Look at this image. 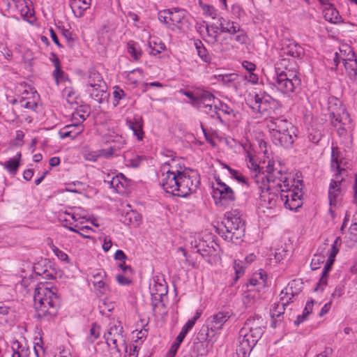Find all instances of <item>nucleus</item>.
Masks as SVG:
<instances>
[{
  "mask_svg": "<svg viewBox=\"0 0 357 357\" xmlns=\"http://www.w3.org/2000/svg\"><path fill=\"white\" fill-rule=\"evenodd\" d=\"M213 335H212L211 330L210 329V327L206 324V325L202 326L199 332L197 334V340L199 342H193V349H194V354H191V357H197L199 355V353L195 354V350L197 349L199 351V349L200 347H202V350H204V348L203 347L202 342L206 341L209 340L210 337H212ZM202 353H200V355H202Z\"/></svg>",
  "mask_w": 357,
  "mask_h": 357,
  "instance_id": "16",
  "label": "nucleus"
},
{
  "mask_svg": "<svg viewBox=\"0 0 357 357\" xmlns=\"http://www.w3.org/2000/svg\"><path fill=\"white\" fill-rule=\"evenodd\" d=\"M87 78V88L99 86V90L102 91V90L107 89V84L104 82L102 75L94 68H91L89 70Z\"/></svg>",
  "mask_w": 357,
  "mask_h": 357,
  "instance_id": "19",
  "label": "nucleus"
},
{
  "mask_svg": "<svg viewBox=\"0 0 357 357\" xmlns=\"http://www.w3.org/2000/svg\"><path fill=\"white\" fill-rule=\"evenodd\" d=\"M25 346H23L20 344L17 340H15L12 343V350L13 351L12 357H19V354L21 352V349L24 348Z\"/></svg>",
  "mask_w": 357,
  "mask_h": 357,
  "instance_id": "56",
  "label": "nucleus"
},
{
  "mask_svg": "<svg viewBox=\"0 0 357 357\" xmlns=\"http://www.w3.org/2000/svg\"><path fill=\"white\" fill-rule=\"evenodd\" d=\"M195 46L201 59L206 63H210L211 61V56L208 54L206 48L204 46L202 42L199 40H195Z\"/></svg>",
  "mask_w": 357,
  "mask_h": 357,
  "instance_id": "32",
  "label": "nucleus"
},
{
  "mask_svg": "<svg viewBox=\"0 0 357 357\" xmlns=\"http://www.w3.org/2000/svg\"><path fill=\"white\" fill-rule=\"evenodd\" d=\"M282 176L284 178H287L286 175H284L281 170H278L273 172L271 174H266L262 177V179H266L268 185H274L275 188H280L277 185L278 183L283 184L282 181H280V177Z\"/></svg>",
  "mask_w": 357,
  "mask_h": 357,
  "instance_id": "29",
  "label": "nucleus"
},
{
  "mask_svg": "<svg viewBox=\"0 0 357 357\" xmlns=\"http://www.w3.org/2000/svg\"><path fill=\"white\" fill-rule=\"evenodd\" d=\"M344 68L348 75L351 77L357 75V59L354 52L351 54H348V58L342 59Z\"/></svg>",
  "mask_w": 357,
  "mask_h": 357,
  "instance_id": "26",
  "label": "nucleus"
},
{
  "mask_svg": "<svg viewBox=\"0 0 357 357\" xmlns=\"http://www.w3.org/2000/svg\"><path fill=\"white\" fill-rule=\"evenodd\" d=\"M149 47L151 49L150 54L155 56L161 52L162 50H164L165 49V45L160 42L159 43H157L156 42H149Z\"/></svg>",
  "mask_w": 357,
  "mask_h": 357,
  "instance_id": "45",
  "label": "nucleus"
},
{
  "mask_svg": "<svg viewBox=\"0 0 357 357\" xmlns=\"http://www.w3.org/2000/svg\"><path fill=\"white\" fill-rule=\"evenodd\" d=\"M21 153L19 152L17 153L15 158H10V160L5 162V168L7 169L10 173H16L20 166V160L21 158Z\"/></svg>",
  "mask_w": 357,
  "mask_h": 357,
  "instance_id": "34",
  "label": "nucleus"
},
{
  "mask_svg": "<svg viewBox=\"0 0 357 357\" xmlns=\"http://www.w3.org/2000/svg\"><path fill=\"white\" fill-rule=\"evenodd\" d=\"M215 181L217 187L213 188V197L216 198L219 195L220 199L234 202L236 195L232 188L222 182L220 178H216Z\"/></svg>",
  "mask_w": 357,
  "mask_h": 357,
  "instance_id": "12",
  "label": "nucleus"
},
{
  "mask_svg": "<svg viewBox=\"0 0 357 357\" xmlns=\"http://www.w3.org/2000/svg\"><path fill=\"white\" fill-rule=\"evenodd\" d=\"M162 179V186L166 192L171 193L176 196L175 192H178V183L180 178V171L176 172L167 170L166 174H163Z\"/></svg>",
  "mask_w": 357,
  "mask_h": 357,
  "instance_id": "10",
  "label": "nucleus"
},
{
  "mask_svg": "<svg viewBox=\"0 0 357 357\" xmlns=\"http://www.w3.org/2000/svg\"><path fill=\"white\" fill-rule=\"evenodd\" d=\"M280 189L275 188L274 185H268L266 190H263L261 195V199L267 204L268 208H273L276 206L278 202H280L278 192Z\"/></svg>",
  "mask_w": 357,
  "mask_h": 357,
  "instance_id": "14",
  "label": "nucleus"
},
{
  "mask_svg": "<svg viewBox=\"0 0 357 357\" xmlns=\"http://www.w3.org/2000/svg\"><path fill=\"white\" fill-rule=\"evenodd\" d=\"M229 173L231 174V177L236 180L238 183H243L247 186L249 185L248 182V178L244 176L241 173L235 169H229Z\"/></svg>",
  "mask_w": 357,
  "mask_h": 357,
  "instance_id": "46",
  "label": "nucleus"
},
{
  "mask_svg": "<svg viewBox=\"0 0 357 357\" xmlns=\"http://www.w3.org/2000/svg\"><path fill=\"white\" fill-rule=\"evenodd\" d=\"M214 96L208 91L199 92L197 93L196 100H193L192 105H194L197 103H199V102L204 100L214 101Z\"/></svg>",
  "mask_w": 357,
  "mask_h": 357,
  "instance_id": "40",
  "label": "nucleus"
},
{
  "mask_svg": "<svg viewBox=\"0 0 357 357\" xmlns=\"http://www.w3.org/2000/svg\"><path fill=\"white\" fill-rule=\"evenodd\" d=\"M33 301L39 318L49 320L57 314L60 306V298L51 289L44 285L36 288Z\"/></svg>",
  "mask_w": 357,
  "mask_h": 357,
  "instance_id": "2",
  "label": "nucleus"
},
{
  "mask_svg": "<svg viewBox=\"0 0 357 357\" xmlns=\"http://www.w3.org/2000/svg\"><path fill=\"white\" fill-rule=\"evenodd\" d=\"M85 120V116L83 114H79V112H74L72 115V121L73 123H79L80 125H82V123Z\"/></svg>",
  "mask_w": 357,
  "mask_h": 357,
  "instance_id": "62",
  "label": "nucleus"
},
{
  "mask_svg": "<svg viewBox=\"0 0 357 357\" xmlns=\"http://www.w3.org/2000/svg\"><path fill=\"white\" fill-rule=\"evenodd\" d=\"M218 109L216 105H208V108H206L204 112L209 115L212 118H215L216 114H218Z\"/></svg>",
  "mask_w": 357,
  "mask_h": 357,
  "instance_id": "63",
  "label": "nucleus"
},
{
  "mask_svg": "<svg viewBox=\"0 0 357 357\" xmlns=\"http://www.w3.org/2000/svg\"><path fill=\"white\" fill-rule=\"evenodd\" d=\"M302 288V284L299 281L293 280L289 284V287L285 289V292L282 290L280 294L282 303H275L271 310V317L272 322L271 326L276 328L283 319L285 306L292 302V298L297 295Z\"/></svg>",
  "mask_w": 357,
  "mask_h": 357,
  "instance_id": "6",
  "label": "nucleus"
},
{
  "mask_svg": "<svg viewBox=\"0 0 357 357\" xmlns=\"http://www.w3.org/2000/svg\"><path fill=\"white\" fill-rule=\"evenodd\" d=\"M87 91L90 96L98 103H102L105 100H107L109 96L107 89L102 91L99 90V86L88 87Z\"/></svg>",
  "mask_w": 357,
  "mask_h": 357,
  "instance_id": "27",
  "label": "nucleus"
},
{
  "mask_svg": "<svg viewBox=\"0 0 357 357\" xmlns=\"http://www.w3.org/2000/svg\"><path fill=\"white\" fill-rule=\"evenodd\" d=\"M271 138L273 142L277 145L284 148H289L294 143V129H289L284 132H271Z\"/></svg>",
  "mask_w": 357,
  "mask_h": 357,
  "instance_id": "11",
  "label": "nucleus"
},
{
  "mask_svg": "<svg viewBox=\"0 0 357 357\" xmlns=\"http://www.w3.org/2000/svg\"><path fill=\"white\" fill-rule=\"evenodd\" d=\"M124 218V223L127 225L135 224L136 225H138L141 221L142 216L137 211H130V212L126 213Z\"/></svg>",
  "mask_w": 357,
  "mask_h": 357,
  "instance_id": "36",
  "label": "nucleus"
},
{
  "mask_svg": "<svg viewBox=\"0 0 357 357\" xmlns=\"http://www.w3.org/2000/svg\"><path fill=\"white\" fill-rule=\"evenodd\" d=\"M202 8L204 15H205L206 16L210 17L212 19L216 18L217 15H218V13H217L218 11L213 6L208 5V4H203V5H202Z\"/></svg>",
  "mask_w": 357,
  "mask_h": 357,
  "instance_id": "47",
  "label": "nucleus"
},
{
  "mask_svg": "<svg viewBox=\"0 0 357 357\" xmlns=\"http://www.w3.org/2000/svg\"><path fill=\"white\" fill-rule=\"evenodd\" d=\"M128 52L135 60H138L142 55V52L137 48L133 41L128 43Z\"/></svg>",
  "mask_w": 357,
  "mask_h": 357,
  "instance_id": "42",
  "label": "nucleus"
},
{
  "mask_svg": "<svg viewBox=\"0 0 357 357\" xmlns=\"http://www.w3.org/2000/svg\"><path fill=\"white\" fill-rule=\"evenodd\" d=\"M324 13L326 20L333 24H337L341 22L342 17L333 5H329V7H326Z\"/></svg>",
  "mask_w": 357,
  "mask_h": 357,
  "instance_id": "28",
  "label": "nucleus"
},
{
  "mask_svg": "<svg viewBox=\"0 0 357 357\" xmlns=\"http://www.w3.org/2000/svg\"><path fill=\"white\" fill-rule=\"evenodd\" d=\"M255 345L250 343L248 339L239 336V344L236 348L237 357H248Z\"/></svg>",
  "mask_w": 357,
  "mask_h": 357,
  "instance_id": "24",
  "label": "nucleus"
},
{
  "mask_svg": "<svg viewBox=\"0 0 357 357\" xmlns=\"http://www.w3.org/2000/svg\"><path fill=\"white\" fill-rule=\"evenodd\" d=\"M220 29V22L218 24L212 23L206 24L205 28L206 37L205 39L208 43H210L214 47L215 51L222 52L229 49V45H224L222 43H218V30Z\"/></svg>",
  "mask_w": 357,
  "mask_h": 357,
  "instance_id": "9",
  "label": "nucleus"
},
{
  "mask_svg": "<svg viewBox=\"0 0 357 357\" xmlns=\"http://www.w3.org/2000/svg\"><path fill=\"white\" fill-rule=\"evenodd\" d=\"M33 349L36 357H42L44 355V349L39 343H36Z\"/></svg>",
  "mask_w": 357,
  "mask_h": 357,
  "instance_id": "64",
  "label": "nucleus"
},
{
  "mask_svg": "<svg viewBox=\"0 0 357 357\" xmlns=\"http://www.w3.org/2000/svg\"><path fill=\"white\" fill-rule=\"evenodd\" d=\"M342 174H339L338 172L335 174V179L331 180L329 185V190H335V188H341L340 187L341 183L343 181V178L340 179Z\"/></svg>",
  "mask_w": 357,
  "mask_h": 357,
  "instance_id": "55",
  "label": "nucleus"
},
{
  "mask_svg": "<svg viewBox=\"0 0 357 357\" xmlns=\"http://www.w3.org/2000/svg\"><path fill=\"white\" fill-rule=\"evenodd\" d=\"M258 296L259 294L255 290L250 289L243 296V303L247 307L250 306L257 301Z\"/></svg>",
  "mask_w": 357,
  "mask_h": 357,
  "instance_id": "38",
  "label": "nucleus"
},
{
  "mask_svg": "<svg viewBox=\"0 0 357 357\" xmlns=\"http://www.w3.org/2000/svg\"><path fill=\"white\" fill-rule=\"evenodd\" d=\"M199 185V178L196 172L192 169L180 171L178 192L176 196L185 197L196 191Z\"/></svg>",
  "mask_w": 357,
  "mask_h": 357,
  "instance_id": "7",
  "label": "nucleus"
},
{
  "mask_svg": "<svg viewBox=\"0 0 357 357\" xmlns=\"http://www.w3.org/2000/svg\"><path fill=\"white\" fill-rule=\"evenodd\" d=\"M264 330L263 319L259 317H250L247 319L244 326L241 329L240 335L241 337L248 339L251 344L256 345L264 333Z\"/></svg>",
  "mask_w": 357,
  "mask_h": 357,
  "instance_id": "8",
  "label": "nucleus"
},
{
  "mask_svg": "<svg viewBox=\"0 0 357 357\" xmlns=\"http://www.w3.org/2000/svg\"><path fill=\"white\" fill-rule=\"evenodd\" d=\"M347 166V162L342 157L341 153L337 147H332L331 153V169L332 170L338 171L339 174H343L347 172L344 167Z\"/></svg>",
  "mask_w": 357,
  "mask_h": 357,
  "instance_id": "15",
  "label": "nucleus"
},
{
  "mask_svg": "<svg viewBox=\"0 0 357 357\" xmlns=\"http://www.w3.org/2000/svg\"><path fill=\"white\" fill-rule=\"evenodd\" d=\"M289 255V251L284 249H278L275 253V259L280 261Z\"/></svg>",
  "mask_w": 357,
  "mask_h": 357,
  "instance_id": "59",
  "label": "nucleus"
},
{
  "mask_svg": "<svg viewBox=\"0 0 357 357\" xmlns=\"http://www.w3.org/2000/svg\"><path fill=\"white\" fill-rule=\"evenodd\" d=\"M324 262V257L314 256L312 259L310 266L312 270H316L319 268V265Z\"/></svg>",
  "mask_w": 357,
  "mask_h": 357,
  "instance_id": "61",
  "label": "nucleus"
},
{
  "mask_svg": "<svg viewBox=\"0 0 357 357\" xmlns=\"http://www.w3.org/2000/svg\"><path fill=\"white\" fill-rule=\"evenodd\" d=\"M113 96L114 100L116 102V103L114 104V106H116L118 105L120 100H123L126 97V94L124 92V91L120 89L119 86H116L115 88V90L113 92Z\"/></svg>",
  "mask_w": 357,
  "mask_h": 357,
  "instance_id": "50",
  "label": "nucleus"
},
{
  "mask_svg": "<svg viewBox=\"0 0 357 357\" xmlns=\"http://www.w3.org/2000/svg\"><path fill=\"white\" fill-rule=\"evenodd\" d=\"M169 14H171L170 9L160 10L158 13V20L161 23L165 24L167 28L174 30V29L171 26L172 22L169 21Z\"/></svg>",
  "mask_w": 357,
  "mask_h": 357,
  "instance_id": "39",
  "label": "nucleus"
},
{
  "mask_svg": "<svg viewBox=\"0 0 357 357\" xmlns=\"http://www.w3.org/2000/svg\"><path fill=\"white\" fill-rule=\"evenodd\" d=\"M99 335L100 327L96 324L93 323L90 329V342H93L99 337Z\"/></svg>",
  "mask_w": 357,
  "mask_h": 357,
  "instance_id": "52",
  "label": "nucleus"
},
{
  "mask_svg": "<svg viewBox=\"0 0 357 357\" xmlns=\"http://www.w3.org/2000/svg\"><path fill=\"white\" fill-rule=\"evenodd\" d=\"M126 181V177L122 174L113 176L112 180L108 181L110 188H114L116 191L119 189V185L123 188V183L122 181Z\"/></svg>",
  "mask_w": 357,
  "mask_h": 357,
  "instance_id": "41",
  "label": "nucleus"
},
{
  "mask_svg": "<svg viewBox=\"0 0 357 357\" xmlns=\"http://www.w3.org/2000/svg\"><path fill=\"white\" fill-rule=\"evenodd\" d=\"M100 283V284L97 283V284H94L93 286H94L95 290L96 291V294L98 296H102L107 293V291L109 290V287L106 284V282L104 281H102Z\"/></svg>",
  "mask_w": 357,
  "mask_h": 357,
  "instance_id": "49",
  "label": "nucleus"
},
{
  "mask_svg": "<svg viewBox=\"0 0 357 357\" xmlns=\"http://www.w3.org/2000/svg\"><path fill=\"white\" fill-rule=\"evenodd\" d=\"M231 313L229 311L219 312L213 315L207 320V324L211 330L212 335H215L217 331L222 328L225 323L230 318Z\"/></svg>",
  "mask_w": 357,
  "mask_h": 357,
  "instance_id": "13",
  "label": "nucleus"
},
{
  "mask_svg": "<svg viewBox=\"0 0 357 357\" xmlns=\"http://www.w3.org/2000/svg\"><path fill=\"white\" fill-rule=\"evenodd\" d=\"M62 34L66 39L68 47L70 49H73L75 38L73 36V33L68 29H63Z\"/></svg>",
  "mask_w": 357,
  "mask_h": 357,
  "instance_id": "51",
  "label": "nucleus"
},
{
  "mask_svg": "<svg viewBox=\"0 0 357 357\" xmlns=\"http://www.w3.org/2000/svg\"><path fill=\"white\" fill-rule=\"evenodd\" d=\"M334 261H335V259L328 257L327 261L325 264L324 267L322 270L321 277L320 278L319 282H318L316 288L314 289V291H317L319 289V287L320 285H326L327 284L328 273L329 271L331 270V266H332L333 264L334 263Z\"/></svg>",
  "mask_w": 357,
  "mask_h": 357,
  "instance_id": "31",
  "label": "nucleus"
},
{
  "mask_svg": "<svg viewBox=\"0 0 357 357\" xmlns=\"http://www.w3.org/2000/svg\"><path fill=\"white\" fill-rule=\"evenodd\" d=\"M126 125L131 129L138 140L144 137L143 119L139 115H135L132 119H126Z\"/></svg>",
  "mask_w": 357,
  "mask_h": 357,
  "instance_id": "18",
  "label": "nucleus"
},
{
  "mask_svg": "<svg viewBox=\"0 0 357 357\" xmlns=\"http://www.w3.org/2000/svg\"><path fill=\"white\" fill-rule=\"evenodd\" d=\"M223 20L224 19L222 17H220L218 19V21L220 22L221 32H226L234 35L239 31L240 26L238 23L228 21L226 24V26H225L222 22Z\"/></svg>",
  "mask_w": 357,
  "mask_h": 357,
  "instance_id": "30",
  "label": "nucleus"
},
{
  "mask_svg": "<svg viewBox=\"0 0 357 357\" xmlns=\"http://www.w3.org/2000/svg\"><path fill=\"white\" fill-rule=\"evenodd\" d=\"M34 272L39 275L43 276V278L45 279H51L53 278L52 273H50V271L43 268L40 264H37L33 266Z\"/></svg>",
  "mask_w": 357,
  "mask_h": 357,
  "instance_id": "44",
  "label": "nucleus"
},
{
  "mask_svg": "<svg viewBox=\"0 0 357 357\" xmlns=\"http://www.w3.org/2000/svg\"><path fill=\"white\" fill-rule=\"evenodd\" d=\"M123 327L121 326H114L110 328L109 331L104 335V337H112L120 338L123 342V344L125 347L126 351L128 352V347L126 344L125 340L123 335Z\"/></svg>",
  "mask_w": 357,
  "mask_h": 357,
  "instance_id": "33",
  "label": "nucleus"
},
{
  "mask_svg": "<svg viewBox=\"0 0 357 357\" xmlns=\"http://www.w3.org/2000/svg\"><path fill=\"white\" fill-rule=\"evenodd\" d=\"M341 188L328 190L329 204L331 206H336L341 200Z\"/></svg>",
  "mask_w": 357,
  "mask_h": 357,
  "instance_id": "37",
  "label": "nucleus"
},
{
  "mask_svg": "<svg viewBox=\"0 0 357 357\" xmlns=\"http://www.w3.org/2000/svg\"><path fill=\"white\" fill-rule=\"evenodd\" d=\"M91 0H70V6L77 17H81L84 15V11L88 9L91 5Z\"/></svg>",
  "mask_w": 357,
  "mask_h": 357,
  "instance_id": "23",
  "label": "nucleus"
},
{
  "mask_svg": "<svg viewBox=\"0 0 357 357\" xmlns=\"http://www.w3.org/2000/svg\"><path fill=\"white\" fill-rule=\"evenodd\" d=\"M237 35L231 37V39L235 40L236 42H238L239 44H245L248 40V36L245 33V32L241 29H239V31L236 33Z\"/></svg>",
  "mask_w": 357,
  "mask_h": 357,
  "instance_id": "53",
  "label": "nucleus"
},
{
  "mask_svg": "<svg viewBox=\"0 0 357 357\" xmlns=\"http://www.w3.org/2000/svg\"><path fill=\"white\" fill-rule=\"evenodd\" d=\"M116 280L121 285H129L132 283V279L127 275L118 274L116 276Z\"/></svg>",
  "mask_w": 357,
  "mask_h": 357,
  "instance_id": "54",
  "label": "nucleus"
},
{
  "mask_svg": "<svg viewBox=\"0 0 357 357\" xmlns=\"http://www.w3.org/2000/svg\"><path fill=\"white\" fill-rule=\"evenodd\" d=\"M170 10L169 21H171L172 25L181 30L183 24L187 21L185 10L178 8H173Z\"/></svg>",
  "mask_w": 357,
  "mask_h": 357,
  "instance_id": "21",
  "label": "nucleus"
},
{
  "mask_svg": "<svg viewBox=\"0 0 357 357\" xmlns=\"http://www.w3.org/2000/svg\"><path fill=\"white\" fill-rule=\"evenodd\" d=\"M106 341L108 347H109L111 349H114L116 351L120 354L121 351L119 348V346L117 344L118 341H121L120 338L112 337H104Z\"/></svg>",
  "mask_w": 357,
  "mask_h": 357,
  "instance_id": "48",
  "label": "nucleus"
},
{
  "mask_svg": "<svg viewBox=\"0 0 357 357\" xmlns=\"http://www.w3.org/2000/svg\"><path fill=\"white\" fill-rule=\"evenodd\" d=\"M106 277V273L100 270L97 273H94L93 275V285L96 284H100V282L103 281L104 278Z\"/></svg>",
  "mask_w": 357,
  "mask_h": 357,
  "instance_id": "58",
  "label": "nucleus"
},
{
  "mask_svg": "<svg viewBox=\"0 0 357 357\" xmlns=\"http://www.w3.org/2000/svg\"><path fill=\"white\" fill-rule=\"evenodd\" d=\"M255 100H257L259 101H261L262 102L268 105L271 101H274V99L268 94H264L263 96H259V94H256L255 96Z\"/></svg>",
  "mask_w": 357,
  "mask_h": 357,
  "instance_id": "60",
  "label": "nucleus"
},
{
  "mask_svg": "<svg viewBox=\"0 0 357 357\" xmlns=\"http://www.w3.org/2000/svg\"><path fill=\"white\" fill-rule=\"evenodd\" d=\"M251 108L256 112L264 114L268 110V105L254 99V102H251Z\"/></svg>",
  "mask_w": 357,
  "mask_h": 357,
  "instance_id": "43",
  "label": "nucleus"
},
{
  "mask_svg": "<svg viewBox=\"0 0 357 357\" xmlns=\"http://www.w3.org/2000/svg\"><path fill=\"white\" fill-rule=\"evenodd\" d=\"M237 77L236 74L229 75H220L218 76V80L221 81L223 84H228L233 82Z\"/></svg>",
  "mask_w": 357,
  "mask_h": 357,
  "instance_id": "57",
  "label": "nucleus"
},
{
  "mask_svg": "<svg viewBox=\"0 0 357 357\" xmlns=\"http://www.w3.org/2000/svg\"><path fill=\"white\" fill-rule=\"evenodd\" d=\"M84 130V127L79 123H73L72 124L67 125L61 128L59 132V135L61 139L66 137H70L75 139Z\"/></svg>",
  "mask_w": 357,
  "mask_h": 357,
  "instance_id": "20",
  "label": "nucleus"
},
{
  "mask_svg": "<svg viewBox=\"0 0 357 357\" xmlns=\"http://www.w3.org/2000/svg\"><path fill=\"white\" fill-rule=\"evenodd\" d=\"M52 56L54 57L52 61L54 66V70L52 73V76L56 85L58 86L60 82H64L67 80L68 77L61 68V62L59 59L54 53H52Z\"/></svg>",
  "mask_w": 357,
  "mask_h": 357,
  "instance_id": "25",
  "label": "nucleus"
},
{
  "mask_svg": "<svg viewBox=\"0 0 357 357\" xmlns=\"http://www.w3.org/2000/svg\"><path fill=\"white\" fill-rule=\"evenodd\" d=\"M328 110L331 123L333 126L337 127L340 135H344L348 130L351 128L350 116L338 98L334 96L328 98Z\"/></svg>",
  "mask_w": 357,
  "mask_h": 357,
  "instance_id": "5",
  "label": "nucleus"
},
{
  "mask_svg": "<svg viewBox=\"0 0 357 357\" xmlns=\"http://www.w3.org/2000/svg\"><path fill=\"white\" fill-rule=\"evenodd\" d=\"M271 132H284L289 129H294L292 124L282 117L273 119L270 121L268 125Z\"/></svg>",
  "mask_w": 357,
  "mask_h": 357,
  "instance_id": "22",
  "label": "nucleus"
},
{
  "mask_svg": "<svg viewBox=\"0 0 357 357\" xmlns=\"http://www.w3.org/2000/svg\"><path fill=\"white\" fill-rule=\"evenodd\" d=\"M160 287L162 289L161 292H153V290H152L151 293L153 310H155L158 305L162 303V296H165L167 292L166 286L160 285Z\"/></svg>",
  "mask_w": 357,
  "mask_h": 357,
  "instance_id": "35",
  "label": "nucleus"
},
{
  "mask_svg": "<svg viewBox=\"0 0 357 357\" xmlns=\"http://www.w3.org/2000/svg\"><path fill=\"white\" fill-rule=\"evenodd\" d=\"M298 67L295 61L282 59L275 65V76L270 83L282 93L294 92L301 85L298 77Z\"/></svg>",
  "mask_w": 357,
  "mask_h": 357,
  "instance_id": "1",
  "label": "nucleus"
},
{
  "mask_svg": "<svg viewBox=\"0 0 357 357\" xmlns=\"http://www.w3.org/2000/svg\"><path fill=\"white\" fill-rule=\"evenodd\" d=\"M218 234L225 241L238 243L245 235V222L240 212L235 210L227 212L221 224L216 228Z\"/></svg>",
  "mask_w": 357,
  "mask_h": 357,
  "instance_id": "3",
  "label": "nucleus"
},
{
  "mask_svg": "<svg viewBox=\"0 0 357 357\" xmlns=\"http://www.w3.org/2000/svg\"><path fill=\"white\" fill-rule=\"evenodd\" d=\"M280 181H282L283 184L278 183L277 185L280 189V200L283 203L284 207L290 211H296L298 208L303 205L301 197L303 196L301 190L299 188L302 185V181L298 180L296 185L291 184V181L288 178L280 177Z\"/></svg>",
  "mask_w": 357,
  "mask_h": 357,
  "instance_id": "4",
  "label": "nucleus"
},
{
  "mask_svg": "<svg viewBox=\"0 0 357 357\" xmlns=\"http://www.w3.org/2000/svg\"><path fill=\"white\" fill-rule=\"evenodd\" d=\"M282 50L287 55L294 58L301 59L304 54V49L296 42L287 40L282 47Z\"/></svg>",
  "mask_w": 357,
  "mask_h": 357,
  "instance_id": "17",
  "label": "nucleus"
}]
</instances>
